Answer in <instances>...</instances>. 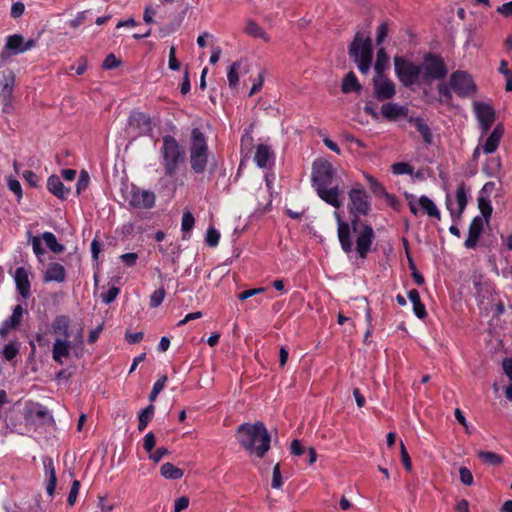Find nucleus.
<instances>
[{"label":"nucleus","mask_w":512,"mask_h":512,"mask_svg":"<svg viewBox=\"0 0 512 512\" xmlns=\"http://www.w3.org/2000/svg\"><path fill=\"white\" fill-rule=\"evenodd\" d=\"M336 217L341 249L346 254L355 251L360 259L365 260L373 250L372 246L376 238L373 227L366 221H361L356 215L351 217L350 222L343 221L338 214Z\"/></svg>","instance_id":"nucleus-1"},{"label":"nucleus","mask_w":512,"mask_h":512,"mask_svg":"<svg viewBox=\"0 0 512 512\" xmlns=\"http://www.w3.org/2000/svg\"><path fill=\"white\" fill-rule=\"evenodd\" d=\"M235 436L243 449L259 458H263L270 449L271 436L261 421L239 425Z\"/></svg>","instance_id":"nucleus-2"},{"label":"nucleus","mask_w":512,"mask_h":512,"mask_svg":"<svg viewBox=\"0 0 512 512\" xmlns=\"http://www.w3.org/2000/svg\"><path fill=\"white\" fill-rule=\"evenodd\" d=\"M159 153L164 175L166 177H174L185 163L186 152L184 147L174 136L164 135Z\"/></svg>","instance_id":"nucleus-3"},{"label":"nucleus","mask_w":512,"mask_h":512,"mask_svg":"<svg viewBox=\"0 0 512 512\" xmlns=\"http://www.w3.org/2000/svg\"><path fill=\"white\" fill-rule=\"evenodd\" d=\"M23 422L20 424L21 434H30L54 421L52 414L38 402H27L22 411Z\"/></svg>","instance_id":"nucleus-4"},{"label":"nucleus","mask_w":512,"mask_h":512,"mask_svg":"<svg viewBox=\"0 0 512 512\" xmlns=\"http://www.w3.org/2000/svg\"><path fill=\"white\" fill-rule=\"evenodd\" d=\"M209 157L207 138L200 128H193L189 141V161L191 170L196 174L205 172Z\"/></svg>","instance_id":"nucleus-5"},{"label":"nucleus","mask_w":512,"mask_h":512,"mask_svg":"<svg viewBox=\"0 0 512 512\" xmlns=\"http://www.w3.org/2000/svg\"><path fill=\"white\" fill-rule=\"evenodd\" d=\"M350 59L357 65L362 74H367L371 68L373 59L372 40L369 36L364 38L361 32H357L348 47Z\"/></svg>","instance_id":"nucleus-6"},{"label":"nucleus","mask_w":512,"mask_h":512,"mask_svg":"<svg viewBox=\"0 0 512 512\" xmlns=\"http://www.w3.org/2000/svg\"><path fill=\"white\" fill-rule=\"evenodd\" d=\"M349 213L354 217L368 215L371 211V196L361 187H354L349 191Z\"/></svg>","instance_id":"nucleus-7"},{"label":"nucleus","mask_w":512,"mask_h":512,"mask_svg":"<svg viewBox=\"0 0 512 512\" xmlns=\"http://www.w3.org/2000/svg\"><path fill=\"white\" fill-rule=\"evenodd\" d=\"M129 131L134 133V137L149 136L155 124L149 114L142 111H132L127 120Z\"/></svg>","instance_id":"nucleus-8"},{"label":"nucleus","mask_w":512,"mask_h":512,"mask_svg":"<svg viewBox=\"0 0 512 512\" xmlns=\"http://www.w3.org/2000/svg\"><path fill=\"white\" fill-rule=\"evenodd\" d=\"M334 169L330 162L315 161L312 167V186L315 190L333 185Z\"/></svg>","instance_id":"nucleus-9"},{"label":"nucleus","mask_w":512,"mask_h":512,"mask_svg":"<svg viewBox=\"0 0 512 512\" xmlns=\"http://www.w3.org/2000/svg\"><path fill=\"white\" fill-rule=\"evenodd\" d=\"M35 46L36 40L34 39L25 41L24 37L20 34L9 35L6 38L5 47L0 53V60L6 61L11 55L22 54Z\"/></svg>","instance_id":"nucleus-10"},{"label":"nucleus","mask_w":512,"mask_h":512,"mask_svg":"<svg viewBox=\"0 0 512 512\" xmlns=\"http://www.w3.org/2000/svg\"><path fill=\"white\" fill-rule=\"evenodd\" d=\"M83 328L80 327L73 340L56 338L52 349V358L55 362L63 364V358L70 355V350L82 342Z\"/></svg>","instance_id":"nucleus-11"},{"label":"nucleus","mask_w":512,"mask_h":512,"mask_svg":"<svg viewBox=\"0 0 512 512\" xmlns=\"http://www.w3.org/2000/svg\"><path fill=\"white\" fill-rule=\"evenodd\" d=\"M373 89L375 98L378 101H386L394 97L396 93L395 84L384 74H375L373 78Z\"/></svg>","instance_id":"nucleus-12"},{"label":"nucleus","mask_w":512,"mask_h":512,"mask_svg":"<svg viewBox=\"0 0 512 512\" xmlns=\"http://www.w3.org/2000/svg\"><path fill=\"white\" fill-rule=\"evenodd\" d=\"M155 201L156 196L154 192L133 186L128 203L136 209H151L154 207Z\"/></svg>","instance_id":"nucleus-13"},{"label":"nucleus","mask_w":512,"mask_h":512,"mask_svg":"<svg viewBox=\"0 0 512 512\" xmlns=\"http://www.w3.org/2000/svg\"><path fill=\"white\" fill-rule=\"evenodd\" d=\"M395 73L404 85L413 84L416 81V65L403 57L394 58Z\"/></svg>","instance_id":"nucleus-14"},{"label":"nucleus","mask_w":512,"mask_h":512,"mask_svg":"<svg viewBox=\"0 0 512 512\" xmlns=\"http://www.w3.org/2000/svg\"><path fill=\"white\" fill-rule=\"evenodd\" d=\"M24 312L25 310L22 305L18 304L14 306L12 315L5 319L0 325L1 339H6L11 330L19 327L22 322Z\"/></svg>","instance_id":"nucleus-15"},{"label":"nucleus","mask_w":512,"mask_h":512,"mask_svg":"<svg viewBox=\"0 0 512 512\" xmlns=\"http://www.w3.org/2000/svg\"><path fill=\"white\" fill-rule=\"evenodd\" d=\"M72 320L68 315H57L51 324V330L57 338L70 339Z\"/></svg>","instance_id":"nucleus-16"},{"label":"nucleus","mask_w":512,"mask_h":512,"mask_svg":"<svg viewBox=\"0 0 512 512\" xmlns=\"http://www.w3.org/2000/svg\"><path fill=\"white\" fill-rule=\"evenodd\" d=\"M14 280L17 291L24 298L27 299L31 295V284L28 276V271L24 267L16 268Z\"/></svg>","instance_id":"nucleus-17"},{"label":"nucleus","mask_w":512,"mask_h":512,"mask_svg":"<svg viewBox=\"0 0 512 512\" xmlns=\"http://www.w3.org/2000/svg\"><path fill=\"white\" fill-rule=\"evenodd\" d=\"M317 195L327 204L339 209L342 206V202L339 199V188L338 185H331L330 187H323L316 190Z\"/></svg>","instance_id":"nucleus-18"},{"label":"nucleus","mask_w":512,"mask_h":512,"mask_svg":"<svg viewBox=\"0 0 512 512\" xmlns=\"http://www.w3.org/2000/svg\"><path fill=\"white\" fill-rule=\"evenodd\" d=\"M47 189L50 193L61 200L67 199L69 196L71 189L65 187L62 183L61 179L57 175H51L47 180Z\"/></svg>","instance_id":"nucleus-19"},{"label":"nucleus","mask_w":512,"mask_h":512,"mask_svg":"<svg viewBox=\"0 0 512 512\" xmlns=\"http://www.w3.org/2000/svg\"><path fill=\"white\" fill-rule=\"evenodd\" d=\"M44 471L47 476L46 492L49 496H53L57 485V476L53 459L46 457L43 459Z\"/></svg>","instance_id":"nucleus-20"},{"label":"nucleus","mask_w":512,"mask_h":512,"mask_svg":"<svg viewBox=\"0 0 512 512\" xmlns=\"http://www.w3.org/2000/svg\"><path fill=\"white\" fill-rule=\"evenodd\" d=\"M66 277V271L63 265L59 263H50L45 271L44 282H63Z\"/></svg>","instance_id":"nucleus-21"},{"label":"nucleus","mask_w":512,"mask_h":512,"mask_svg":"<svg viewBox=\"0 0 512 512\" xmlns=\"http://www.w3.org/2000/svg\"><path fill=\"white\" fill-rule=\"evenodd\" d=\"M273 157L270 147L265 144H259L256 148L254 161L259 168H265L269 160Z\"/></svg>","instance_id":"nucleus-22"},{"label":"nucleus","mask_w":512,"mask_h":512,"mask_svg":"<svg viewBox=\"0 0 512 512\" xmlns=\"http://www.w3.org/2000/svg\"><path fill=\"white\" fill-rule=\"evenodd\" d=\"M341 90L343 93L346 94L351 92H360L362 90V86L359 83V80L353 71H350L344 77L341 85Z\"/></svg>","instance_id":"nucleus-23"},{"label":"nucleus","mask_w":512,"mask_h":512,"mask_svg":"<svg viewBox=\"0 0 512 512\" xmlns=\"http://www.w3.org/2000/svg\"><path fill=\"white\" fill-rule=\"evenodd\" d=\"M245 33L251 37L259 38L265 42L270 41V36L264 31V29L258 25L255 21L249 20L245 27Z\"/></svg>","instance_id":"nucleus-24"},{"label":"nucleus","mask_w":512,"mask_h":512,"mask_svg":"<svg viewBox=\"0 0 512 512\" xmlns=\"http://www.w3.org/2000/svg\"><path fill=\"white\" fill-rule=\"evenodd\" d=\"M155 414V406L153 404L148 405L138 413V430L144 431L149 422L152 420Z\"/></svg>","instance_id":"nucleus-25"},{"label":"nucleus","mask_w":512,"mask_h":512,"mask_svg":"<svg viewBox=\"0 0 512 512\" xmlns=\"http://www.w3.org/2000/svg\"><path fill=\"white\" fill-rule=\"evenodd\" d=\"M15 75L12 70L6 69L0 73V92H13Z\"/></svg>","instance_id":"nucleus-26"},{"label":"nucleus","mask_w":512,"mask_h":512,"mask_svg":"<svg viewBox=\"0 0 512 512\" xmlns=\"http://www.w3.org/2000/svg\"><path fill=\"white\" fill-rule=\"evenodd\" d=\"M161 475L166 479L178 480L184 475L182 469L176 467L174 464L167 462L161 466Z\"/></svg>","instance_id":"nucleus-27"},{"label":"nucleus","mask_w":512,"mask_h":512,"mask_svg":"<svg viewBox=\"0 0 512 512\" xmlns=\"http://www.w3.org/2000/svg\"><path fill=\"white\" fill-rule=\"evenodd\" d=\"M381 112L385 118L395 120L404 113V109L397 104L388 102L382 105Z\"/></svg>","instance_id":"nucleus-28"},{"label":"nucleus","mask_w":512,"mask_h":512,"mask_svg":"<svg viewBox=\"0 0 512 512\" xmlns=\"http://www.w3.org/2000/svg\"><path fill=\"white\" fill-rule=\"evenodd\" d=\"M389 66V56L384 48H380L376 54V62L374 69L376 74H384V71Z\"/></svg>","instance_id":"nucleus-29"},{"label":"nucleus","mask_w":512,"mask_h":512,"mask_svg":"<svg viewBox=\"0 0 512 512\" xmlns=\"http://www.w3.org/2000/svg\"><path fill=\"white\" fill-rule=\"evenodd\" d=\"M42 239L44 240L47 248L53 253L58 254L63 252L65 249L64 245L57 241L56 236L52 232H44L42 234Z\"/></svg>","instance_id":"nucleus-30"},{"label":"nucleus","mask_w":512,"mask_h":512,"mask_svg":"<svg viewBox=\"0 0 512 512\" xmlns=\"http://www.w3.org/2000/svg\"><path fill=\"white\" fill-rule=\"evenodd\" d=\"M195 224V219L193 214L190 211H185L182 216L181 221V230L183 233V239H188L190 237L189 233L193 229Z\"/></svg>","instance_id":"nucleus-31"},{"label":"nucleus","mask_w":512,"mask_h":512,"mask_svg":"<svg viewBox=\"0 0 512 512\" xmlns=\"http://www.w3.org/2000/svg\"><path fill=\"white\" fill-rule=\"evenodd\" d=\"M240 62L235 61L233 62L227 71V79L229 86L231 88H236L239 83V70H240Z\"/></svg>","instance_id":"nucleus-32"},{"label":"nucleus","mask_w":512,"mask_h":512,"mask_svg":"<svg viewBox=\"0 0 512 512\" xmlns=\"http://www.w3.org/2000/svg\"><path fill=\"white\" fill-rule=\"evenodd\" d=\"M19 349L20 343L11 341L3 347L1 354L5 360L12 361L19 354Z\"/></svg>","instance_id":"nucleus-33"},{"label":"nucleus","mask_w":512,"mask_h":512,"mask_svg":"<svg viewBox=\"0 0 512 512\" xmlns=\"http://www.w3.org/2000/svg\"><path fill=\"white\" fill-rule=\"evenodd\" d=\"M165 295L166 292L163 287H160L159 289L155 290L150 296L149 306L151 308L159 307L163 303Z\"/></svg>","instance_id":"nucleus-34"},{"label":"nucleus","mask_w":512,"mask_h":512,"mask_svg":"<svg viewBox=\"0 0 512 512\" xmlns=\"http://www.w3.org/2000/svg\"><path fill=\"white\" fill-rule=\"evenodd\" d=\"M220 233L214 227H209L206 232L205 242L209 247H216L219 244Z\"/></svg>","instance_id":"nucleus-35"},{"label":"nucleus","mask_w":512,"mask_h":512,"mask_svg":"<svg viewBox=\"0 0 512 512\" xmlns=\"http://www.w3.org/2000/svg\"><path fill=\"white\" fill-rule=\"evenodd\" d=\"M166 381L167 376H163L153 384L152 391L149 394V400L151 402L155 401L160 392L164 389Z\"/></svg>","instance_id":"nucleus-36"},{"label":"nucleus","mask_w":512,"mask_h":512,"mask_svg":"<svg viewBox=\"0 0 512 512\" xmlns=\"http://www.w3.org/2000/svg\"><path fill=\"white\" fill-rule=\"evenodd\" d=\"M12 93L13 92H0V106L4 113L12 111Z\"/></svg>","instance_id":"nucleus-37"},{"label":"nucleus","mask_w":512,"mask_h":512,"mask_svg":"<svg viewBox=\"0 0 512 512\" xmlns=\"http://www.w3.org/2000/svg\"><path fill=\"white\" fill-rule=\"evenodd\" d=\"M392 172L396 175L410 174L413 173V167L405 162H397L392 165Z\"/></svg>","instance_id":"nucleus-38"},{"label":"nucleus","mask_w":512,"mask_h":512,"mask_svg":"<svg viewBox=\"0 0 512 512\" xmlns=\"http://www.w3.org/2000/svg\"><path fill=\"white\" fill-rule=\"evenodd\" d=\"M80 486H81V484L78 480H74L72 482L70 492L67 497V503L69 506H73L76 503Z\"/></svg>","instance_id":"nucleus-39"},{"label":"nucleus","mask_w":512,"mask_h":512,"mask_svg":"<svg viewBox=\"0 0 512 512\" xmlns=\"http://www.w3.org/2000/svg\"><path fill=\"white\" fill-rule=\"evenodd\" d=\"M120 293V289L116 286H112L108 289L105 294L101 295L102 302L105 304L112 303Z\"/></svg>","instance_id":"nucleus-40"},{"label":"nucleus","mask_w":512,"mask_h":512,"mask_svg":"<svg viewBox=\"0 0 512 512\" xmlns=\"http://www.w3.org/2000/svg\"><path fill=\"white\" fill-rule=\"evenodd\" d=\"M121 64V61L116 58V56L113 53H110L106 56V58L103 61V68L106 70H111L119 67Z\"/></svg>","instance_id":"nucleus-41"},{"label":"nucleus","mask_w":512,"mask_h":512,"mask_svg":"<svg viewBox=\"0 0 512 512\" xmlns=\"http://www.w3.org/2000/svg\"><path fill=\"white\" fill-rule=\"evenodd\" d=\"M179 26H180V24H175V23H169V24L163 25L158 29V36L160 38H165V37L169 36L170 34L176 32L178 30Z\"/></svg>","instance_id":"nucleus-42"},{"label":"nucleus","mask_w":512,"mask_h":512,"mask_svg":"<svg viewBox=\"0 0 512 512\" xmlns=\"http://www.w3.org/2000/svg\"><path fill=\"white\" fill-rule=\"evenodd\" d=\"M283 485L282 475L280 471V465L276 464L273 468L272 483L271 486L274 489H279Z\"/></svg>","instance_id":"nucleus-43"},{"label":"nucleus","mask_w":512,"mask_h":512,"mask_svg":"<svg viewBox=\"0 0 512 512\" xmlns=\"http://www.w3.org/2000/svg\"><path fill=\"white\" fill-rule=\"evenodd\" d=\"M156 438L153 432H148L143 439V448L146 452L151 453L155 447Z\"/></svg>","instance_id":"nucleus-44"},{"label":"nucleus","mask_w":512,"mask_h":512,"mask_svg":"<svg viewBox=\"0 0 512 512\" xmlns=\"http://www.w3.org/2000/svg\"><path fill=\"white\" fill-rule=\"evenodd\" d=\"M89 175L86 171H81L80 176L76 183L77 193L80 194L83 190L88 187L89 184Z\"/></svg>","instance_id":"nucleus-45"},{"label":"nucleus","mask_w":512,"mask_h":512,"mask_svg":"<svg viewBox=\"0 0 512 512\" xmlns=\"http://www.w3.org/2000/svg\"><path fill=\"white\" fill-rule=\"evenodd\" d=\"M168 67L171 70H174V71L180 69V62L176 58V48H175V46H171L170 49H169Z\"/></svg>","instance_id":"nucleus-46"},{"label":"nucleus","mask_w":512,"mask_h":512,"mask_svg":"<svg viewBox=\"0 0 512 512\" xmlns=\"http://www.w3.org/2000/svg\"><path fill=\"white\" fill-rule=\"evenodd\" d=\"M401 462L407 471H412V460L403 442H401Z\"/></svg>","instance_id":"nucleus-47"},{"label":"nucleus","mask_w":512,"mask_h":512,"mask_svg":"<svg viewBox=\"0 0 512 512\" xmlns=\"http://www.w3.org/2000/svg\"><path fill=\"white\" fill-rule=\"evenodd\" d=\"M120 260L125 266L133 267L136 265V262L138 260V254L134 252L125 253L120 256Z\"/></svg>","instance_id":"nucleus-48"},{"label":"nucleus","mask_w":512,"mask_h":512,"mask_svg":"<svg viewBox=\"0 0 512 512\" xmlns=\"http://www.w3.org/2000/svg\"><path fill=\"white\" fill-rule=\"evenodd\" d=\"M264 291H265V288H263V287L244 290L238 294V299L241 301H244V300H247L248 298L253 297V296H255L259 293H262Z\"/></svg>","instance_id":"nucleus-49"},{"label":"nucleus","mask_w":512,"mask_h":512,"mask_svg":"<svg viewBox=\"0 0 512 512\" xmlns=\"http://www.w3.org/2000/svg\"><path fill=\"white\" fill-rule=\"evenodd\" d=\"M8 188L17 195L18 198L22 197V187L18 180L9 177L8 178Z\"/></svg>","instance_id":"nucleus-50"},{"label":"nucleus","mask_w":512,"mask_h":512,"mask_svg":"<svg viewBox=\"0 0 512 512\" xmlns=\"http://www.w3.org/2000/svg\"><path fill=\"white\" fill-rule=\"evenodd\" d=\"M169 454V450L165 447L158 448L155 452L149 453V459L155 463L161 461V459Z\"/></svg>","instance_id":"nucleus-51"},{"label":"nucleus","mask_w":512,"mask_h":512,"mask_svg":"<svg viewBox=\"0 0 512 512\" xmlns=\"http://www.w3.org/2000/svg\"><path fill=\"white\" fill-rule=\"evenodd\" d=\"M388 35V26L386 23H381L377 28L376 42L380 45Z\"/></svg>","instance_id":"nucleus-52"},{"label":"nucleus","mask_w":512,"mask_h":512,"mask_svg":"<svg viewBox=\"0 0 512 512\" xmlns=\"http://www.w3.org/2000/svg\"><path fill=\"white\" fill-rule=\"evenodd\" d=\"M189 506V498L187 496H181L175 500L174 512H181Z\"/></svg>","instance_id":"nucleus-53"},{"label":"nucleus","mask_w":512,"mask_h":512,"mask_svg":"<svg viewBox=\"0 0 512 512\" xmlns=\"http://www.w3.org/2000/svg\"><path fill=\"white\" fill-rule=\"evenodd\" d=\"M87 11L78 12L76 17L69 21V26L73 29H77L83 21L86 19Z\"/></svg>","instance_id":"nucleus-54"},{"label":"nucleus","mask_w":512,"mask_h":512,"mask_svg":"<svg viewBox=\"0 0 512 512\" xmlns=\"http://www.w3.org/2000/svg\"><path fill=\"white\" fill-rule=\"evenodd\" d=\"M290 450H291V454H293L295 456H301L305 452L304 446L298 439H295L292 441Z\"/></svg>","instance_id":"nucleus-55"},{"label":"nucleus","mask_w":512,"mask_h":512,"mask_svg":"<svg viewBox=\"0 0 512 512\" xmlns=\"http://www.w3.org/2000/svg\"><path fill=\"white\" fill-rule=\"evenodd\" d=\"M24 10L25 5L22 2L18 1L12 4L10 14L13 18H18L24 13Z\"/></svg>","instance_id":"nucleus-56"},{"label":"nucleus","mask_w":512,"mask_h":512,"mask_svg":"<svg viewBox=\"0 0 512 512\" xmlns=\"http://www.w3.org/2000/svg\"><path fill=\"white\" fill-rule=\"evenodd\" d=\"M31 242H32L33 252L37 257H39L45 253V250L42 247L41 239L39 237H33Z\"/></svg>","instance_id":"nucleus-57"},{"label":"nucleus","mask_w":512,"mask_h":512,"mask_svg":"<svg viewBox=\"0 0 512 512\" xmlns=\"http://www.w3.org/2000/svg\"><path fill=\"white\" fill-rule=\"evenodd\" d=\"M144 337L143 332L126 333L125 339L129 344H136Z\"/></svg>","instance_id":"nucleus-58"},{"label":"nucleus","mask_w":512,"mask_h":512,"mask_svg":"<svg viewBox=\"0 0 512 512\" xmlns=\"http://www.w3.org/2000/svg\"><path fill=\"white\" fill-rule=\"evenodd\" d=\"M263 81H264V79H263L262 74H259L258 77L254 80L252 88L249 92V96H252V95L258 93L262 89Z\"/></svg>","instance_id":"nucleus-59"},{"label":"nucleus","mask_w":512,"mask_h":512,"mask_svg":"<svg viewBox=\"0 0 512 512\" xmlns=\"http://www.w3.org/2000/svg\"><path fill=\"white\" fill-rule=\"evenodd\" d=\"M191 89L190 79H189V73L188 70L185 71L183 81L180 85V92L181 94L185 95L187 94Z\"/></svg>","instance_id":"nucleus-60"},{"label":"nucleus","mask_w":512,"mask_h":512,"mask_svg":"<svg viewBox=\"0 0 512 512\" xmlns=\"http://www.w3.org/2000/svg\"><path fill=\"white\" fill-rule=\"evenodd\" d=\"M23 177L33 187L38 185V176L31 170H27L23 173Z\"/></svg>","instance_id":"nucleus-61"},{"label":"nucleus","mask_w":512,"mask_h":512,"mask_svg":"<svg viewBox=\"0 0 512 512\" xmlns=\"http://www.w3.org/2000/svg\"><path fill=\"white\" fill-rule=\"evenodd\" d=\"M102 330H103V325H99L95 329L90 331L89 336H88V340H87L88 343H90V344L95 343L98 340Z\"/></svg>","instance_id":"nucleus-62"},{"label":"nucleus","mask_w":512,"mask_h":512,"mask_svg":"<svg viewBox=\"0 0 512 512\" xmlns=\"http://www.w3.org/2000/svg\"><path fill=\"white\" fill-rule=\"evenodd\" d=\"M368 180L371 183V188L375 194L380 195V194L385 193V188L379 182H377L374 178L369 177Z\"/></svg>","instance_id":"nucleus-63"},{"label":"nucleus","mask_w":512,"mask_h":512,"mask_svg":"<svg viewBox=\"0 0 512 512\" xmlns=\"http://www.w3.org/2000/svg\"><path fill=\"white\" fill-rule=\"evenodd\" d=\"M353 396L355 398L356 404L358 407H363L366 403L364 395L360 392L359 388L353 389Z\"/></svg>","instance_id":"nucleus-64"}]
</instances>
